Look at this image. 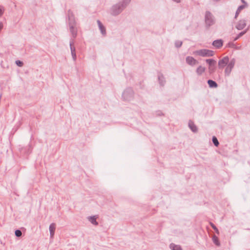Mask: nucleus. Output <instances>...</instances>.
<instances>
[{
	"label": "nucleus",
	"instance_id": "nucleus-1",
	"mask_svg": "<svg viewBox=\"0 0 250 250\" xmlns=\"http://www.w3.org/2000/svg\"><path fill=\"white\" fill-rule=\"evenodd\" d=\"M131 0H123L118 3L112 6L111 9L112 15L116 16L120 14L130 2Z\"/></svg>",
	"mask_w": 250,
	"mask_h": 250
},
{
	"label": "nucleus",
	"instance_id": "nucleus-31",
	"mask_svg": "<svg viewBox=\"0 0 250 250\" xmlns=\"http://www.w3.org/2000/svg\"><path fill=\"white\" fill-rule=\"evenodd\" d=\"M15 234L17 237H20L22 235V232L20 229H16L15 231Z\"/></svg>",
	"mask_w": 250,
	"mask_h": 250
},
{
	"label": "nucleus",
	"instance_id": "nucleus-32",
	"mask_svg": "<svg viewBox=\"0 0 250 250\" xmlns=\"http://www.w3.org/2000/svg\"><path fill=\"white\" fill-rule=\"evenodd\" d=\"M15 63L19 67H22L23 65V62L20 60L16 61Z\"/></svg>",
	"mask_w": 250,
	"mask_h": 250
},
{
	"label": "nucleus",
	"instance_id": "nucleus-15",
	"mask_svg": "<svg viewBox=\"0 0 250 250\" xmlns=\"http://www.w3.org/2000/svg\"><path fill=\"white\" fill-rule=\"evenodd\" d=\"M158 79L160 85L161 86H164L166 83L165 78L163 75V74L160 72H159L158 74Z\"/></svg>",
	"mask_w": 250,
	"mask_h": 250
},
{
	"label": "nucleus",
	"instance_id": "nucleus-9",
	"mask_svg": "<svg viewBox=\"0 0 250 250\" xmlns=\"http://www.w3.org/2000/svg\"><path fill=\"white\" fill-rule=\"evenodd\" d=\"M32 147L31 144H29L25 147H22L20 149V152L21 153L24 155H28L32 151Z\"/></svg>",
	"mask_w": 250,
	"mask_h": 250
},
{
	"label": "nucleus",
	"instance_id": "nucleus-20",
	"mask_svg": "<svg viewBox=\"0 0 250 250\" xmlns=\"http://www.w3.org/2000/svg\"><path fill=\"white\" fill-rule=\"evenodd\" d=\"M249 28H247L245 30L241 32L238 34L237 35V36L234 38V41H237L238 39H239L241 37L245 35L248 31Z\"/></svg>",
	"mask_w": 250,
	"mask_h": 250
},
{
	"label": "nucleus",
	"instance_id": "nucleus-23",
	"mask_svg": "<svg viewBox=\"0 0 250 250\" xmlns=\"http://www.w3.org/2000/svg\"><path fill=\"white\" fill-rule=\"evenodd\" d=\"M96 219L97 218L95 216H91L89 218V221L91 222V224L95 226H98L99 223L96 221Z\"/></svg>",
	"mask_w": 250,
	"mask_h": 250
},
{
	"label": "nucleus",
	"instance_id": "nucleus-8",
	"mask_svg": "<svg viewBox=\"0 0 250 250\" xmlns=\"http://www.w3.org/2000/svg\"><path fill=\"white\" fill-rule=\"evenodd\" d=\"M229 58L226 56L218 61V67L219 69H223L229 62Z\"/></svg>",
	"mask_w": 250,
	"mask_h": 250
},
{
	"label": "nucleus",
	"instance_id": "nucleus-7",
	"mask_svg": "<svg viewBox=\"0 0 250 250\" xmlns=\"http://www.w3.org/2000/svg\"><path fill=\"white\" fill-rule=\"evenodd\" d=\"M74 39H71L69 42L70 48L71 50V53L74 61H76L77 59V56L76 53L75 47L74 45Z\"/></svg>",
	"mask_w": 250,
	"mask_h": 250
},
{
	"label": "nucleus",
	"instance_id": "nucleus-2",
	"mask_svg": "<svg viewBox=\"0 0 250 250\" xmlns=\"http://www.w3.org/2000/svg\"><path fill=\"white\" fill-rule=\"evenodd\" d=\"M135 92L131 87L126 88L122 95V98L124 101L129 102L134 99Z\"/></svg>",
	"mask_w": 250,
	"mask_h": 250
},
{
	"label": "nucleus",
	"instance_id": "nucleus-12",
	"mask_svg": "<svg viewBox=\"0 0 250 250\" xmlns=\"http://www.w3.org/2000/svg\"><path fill=\"white\" fill-rule=\"evenodd\" d=\"M186 61L188 65L191 66H194L198 63V62L191 56L187 57Z\"/></svg>",
	"mask_w": 250,
	"mask_h": 250
},
{
	"label": "nucleus",
	"instance_id": "nucleus-18",
	"mask_svg": "<svg viewBox=\"0 0 250 250\" xmlns=\"http://www.w3.org/2000/svg\"><path fill=\"white\" fill-rule=\"evenodd\" d=\"M205 70L206 68L200 65L197 67L196 72L198 75L200 76L205 71Z\"/></svg>",
	"mask_w": 250,
	"mask_h": 250
},
{
	"label": "nucleus",
	"instance_id": "nucleus-38",
	"mask_svg": "<svg viewBox=\"0 0 250 250\" xmlns=\"http://www.w3.org/2000/svg\"><path fill=\"white\" fill-rule=\"evenodd\" d=\"M241 1L243 3H246V2L244 0H241Z\"/></svg>",
	"mask_w": 250,
	"mask_h": 250
},
{
	"label": "nucleus",
	"instance_id": "nucleus-28",
	"mask_svg": "<svg viewBox=\"0 0 250 250\" xmlns=\"http://www.w3.org/2000/svg\"><path fill=\"white\" fill-rule=\"evenodd\" d=\"M216 69V65L213 66H208V72L209 74H212L214 73Z\"/></svg>",
	"mask_w": 250,
	"mask_h": 250
},
{
	"label": "nucleus",
	"instance_id": "nucleus-19",
	"mask_svg": "<svg viewBox=\"0 0 250 250\" xmlns=\"http://www.w3.org/2000/svg\"><path fill=\"white\" fill-rule=\"evenodd\" d=\"M207 82L210 88H216L218 86L217 83L212 80H208Z\"/></svg>",
	"mask_w": 250,
	"mask_h": 250
},
{
	"label": "nucleus",
	"instance_id": "nucleus-37",
	"mask_svg": "<svg viewBox=\"0 0 250 250\" xmlns=\"http://www.w3.org/2000/svg\"><path fill=\"white\" fill-rule=\"evenodd\" d=\"M221 0H213L215 2H218L219 1H220Z\"/></svg>",
	"mask_w": 250,
	"mask_h": 250
},
{
	"label": "nucleus",
	"instance_id": "nucleus-22",
	"mask_svg": "<svg viewBox=\"0 0 250 250\" xmlns=\"http://www.w3.org/2000/svg\"><path fill=\"white\" fill-rule=\"evenodd\" d=\"M244 8H245V5H240V6L238 7V8H237V10H236V12H235V16H234V19H236L237 18V17H238V16L239 14H240V12H241V11L242 10H243Z\"/></svg>",
	"mask_w": 250,
	"mask_h": 250
},
{
	"label": "nucleus",
	"instance_id": "nucleus-35",
	"mask_svg": "<svg viewBox=\"0 0 250 250\" xmlns=\"http://www.w3.org/2000/svg\"><path fill=\"white\" fill-rule=\"evenodd\" d=\"M3 13V10L2 9L0 8V17L2 15Z\"/></svg>",
	"mask_w": 250,
	"mask_h": 250
},
{
	"label": "nucleus",
	"instance_id": "nucleus-16",
	"mask_svg": "<svg viewBox=\"0 0 250 250\" xmlns=\"http://www.w3.org/2000/svg\"><path fill=\"white\" fill-rule=\"evenodd\" d=\"M97 23L98 24L99 28L101 31V33L103 35L105 36L106 34V29L100 20H97Z\"/></svg>",
	"mask_w": 250,
	"mask_h": 250
},
{
	"label": "nucleus",
	"instance_id": "nucleus-14",
	"mask_svg": "<svg viewBox=\"0 0 250 250\" xmlns=\"http://www.w3.org/2000/svg\"><path fill=\"white\" fill-rule=\"evenodd\" d=\"M188 126L193 132L197 133L198 132V128L193 121L190 120L188 121Z\"/></svg>",
	"mask_w": 250,
	"mask_h": 250
},
{
	"label": "nucleus",
	"instance_id": "nucleus-26",
	"mask_svg": "<svg viewBox=\"0 0 250 250\" xmlns=\"http://www.w3.org/2000/svg\"><path fill=\"white\" fill-rule=\"evenodd\" d=\"M49 231L50 232H54L56 229V224L55 223H52L49 226Z\"/></svg>",
	"mask_w": 250,
	"mask_h": 250
},
{
	"label": "nucleus",
	"instance_id": "nucleus-36",
	"mask_svg": "<svg viewBox=\"0 0 250 250\" xmlns=\"http://www.w3.org/2000/svg\"><path fill=\"white\" fill-rule=\"evenodd\" d=\"M173 1L177 2V3H179L180 2L181 0H172Z\"/></svg>",
	"mask_w": 250,
	"mask_h": 250
},
{
	"label": "nucleus",
	"instance_id": "nucleus-30",
	"mask_svg": "<svg viewBox=\"0 0 250 250\" xmlns=\"http://www.w3.org/2000/svg\"><path fill=\"white\" fill-rule=\"evenodd\" d=\"M183 42L180 41H176L175 42V46L177 48H180L182 45Z\"/></svg>",
	"mask_w": 250,
	"mask_h": 250
},
{
	"label": "nucleus",
	"instance_id": "nucleus-6",
	"mask_svg": "<svg viewBox=\"0 0 250 250\" xmlns=\"http://www.w3.org/2000/svg\"><path fill=\"white\" fill-rule=\"evenodd\" d=\"M235 63V59H232L230 61H229V63L226 65L227 67L225 70V75L226 76H229L232 68L234 67Z\"/></svg>",
	"mask_w": 250,
	"mask_h": 250
},
{
	"label": "nucleus",
	"instance_id": "nucleus-21",
	"mask_svg": "<svg viewBox=\"0 0 250 250\" xmlns=\"http://www.w3.org/2000/svg\"><path fill=\"white\" fill-rule=\"evenodd\" d=\"M206 62L208 64L209 66H213L216 64V61L212 59H207Z\"/></svg>",
	"mask_w": 250,
	"mask_h": 250
},
{
	"label": "nucleus",
	"instance_id": "nucleus-11",
	"mask_svg": "<svg viewBox=\"0 0 250 250\" xmlns=\"http://www.w3.org/2000/svg\"><path fill=\"white\" fill-rule=\"evenodd\" d=\"M246 26V20L244 19L239 20L237 23L235 28L238 30H241L243 29Z\"/></svg>",
	"mask_w": 250,
	"mask_h": 250
},
{
	"label": "nucleus",
	"instance_id": "nucleus-4",
	"mask_svg": "<svg viewBox=\"0 0 250 250\" xmlns=\"http://www.w3.org/2000/svg\"><path fill=\"white\" fill-rule=\"evenodd\" d=\"M194 54L203 57H212L214 55V51L207 49H202L194 52Z\"/></svg>",
	"mask_w": 250,
	"mask_h": 250
},
{
	"label": "nucleus",
	"instance_id": "nucleus-34",
	"mask_svg": "<svg viewBox=\"0 0 250 250\" xmlns=\"http://www.w3.org/2000/svg\"><path fill=\"white\" fill-rule=\"evenodd\" d=\"M54 232H50V236L51 238H53L54 237Z\"/></svg>",
	"mask_w": 250,
	"mask_h": 250
},
{
	"label": "nucleus",
	"instance_id": "nucleus-29",
	"mask_svg": "<svg viewBox=\"0 0 250 250\" xmlns=\"http://www.w3.org/2000/svg\"><path fill=\"white\" fill-rule=\"evenodd\" d=\"M210 226L215 230V232L217 234L219 233V231L216 226L212 223H210Z\"/></svg>",
	"mask_w": 250,
	"mask_h": 250
},
{
	"label": "nucleus",
	"instance_id": "nucleus-33",
	"mask_svg": "<svg viewBox=\"0 0 250 250\" xmlns=\"http://www.w3.org/2000/svg\"><path fill=\"white\" fill-rule=\"evenodd\" d=\"M156 114L158 116H164V113L161 110H158L156 111Z\"/></svg>",
	"mask_w": 250,
	"mask_h": 250
},
{
	"label": "nucleus",
	"instance_id": "nucleus-17",
	"mask_svg": "<svg viewBox=\"0 0 250 250\" xmlns=\"http://www.w3.org/2000/svg\"><path fill=\"white\" fill-rule=\"evenodd\" d=\"M212 240L213 243L217 246L220 247L221 246V244L219 241L218 237L215 235H213L212 237Z\"/></svg>",
	"mask_w": 250,
	"mask_h": 250
},
{
	"label": "nucleus",
	"instance_id": "nucleus-10",
	"mask_svg": "<svg viewBox=\"0 0 250 250\" xmlns=\"http://www.w3.org/2000/svg\"><path fill=\"white\" fill-rule=\"evenodd\" d=\"M69 27L70 32L73 38L72 39H75L77 36L78 28L77 25H68Z\"/></svg>",
	"mask_w": 250,
	"mask_h": 250
},
{
	"label": "nucleus",
	"instance_id": "nucleus-13",
	"mask_svg": "<svg viewBox=\"0 0 250 250\" xmlns=\"http://www.w3.org/2000/svg\"><path fill=\"white\" fill-rule=\"evenodd\" d=\"M212 44L216 49H220L223 46V41L222 39L215 40L212 42Z\"/></svg>",
	"mask_w": 250,
	"mask_h": 250
},
{
	"label": "nucleus",
	"instance_id": "nucleus-27",
	"mask_svg": "<svg viewBox=\"0 0 250 250\" xmlns=\"http://www.w3.org/2000/svg\"><path fill=\"white\" fill-rule=\"evenodd\" d=\"M227 46L231 48L239 49L233 42H229L227 44Z\"/></svg>",
	"mask_w": 250,
	"mask_h": 250
},
{
	"label": "nucleus",
	"instance_id": "nucleus-3",
	"mask_svg": "<svg viewBox=\"0 0 250 250\" xmlns=\"http://www.w3.org/2000/svg\"><path fill=\"white\" fill-rule=\"evenodd\" d=\"M205 22L207 28H208L215 23L212 14L208 11H206L205 13Z\"/></svg>",
	"mask_w": 250,
	"mask_h": 250
},
{
	"label": "nucleus",
	"instance_id": "nucleus-24",
	"mask_svg": "<svg viewBox=\"0 0 250 250\" xmlns=\"http://www.w3.org/2000/svg\"><path fill=\"white\" fill-rule=\"evenodd\" d=\"M170 248L172 250H182L180 246L175 245V244L173 243H171L170 244Z\"/></svg>",
	"mask_w": 250,
	"mask_h": 250
},
{
	"label": "nucleus",
	"instance_id": "nucleus-5",
	"mask_svg": "<svg viewBox=\"0 0 250 250\" xmlns=\"http://www.w3.org/2000/svg\"><path fill=\"white\" fill-rule=\"evenodd\" d=\"M67 19L68 20V25H77L74 14L73 12L70 10L67 11Z\"/></svg>",
	"mask_w": 250,
	"mask_h": 250
},
{
	"label": "nucleus",
	"instance_id": "nucleus-25",
	"mask_svg": "<svg viewBox=\"0 0 250 250\" xmlns=\"http://www.w3.org/2000/svg\"><path fill=\"white\" fill-rule=\"evenodd\" d=\"M212 141L215 146H218L219 145V141L215 136H213L212 138Z\"/></svg>",
	"mask_w": 250,
	"mask_h": 250
}]
</instances>
